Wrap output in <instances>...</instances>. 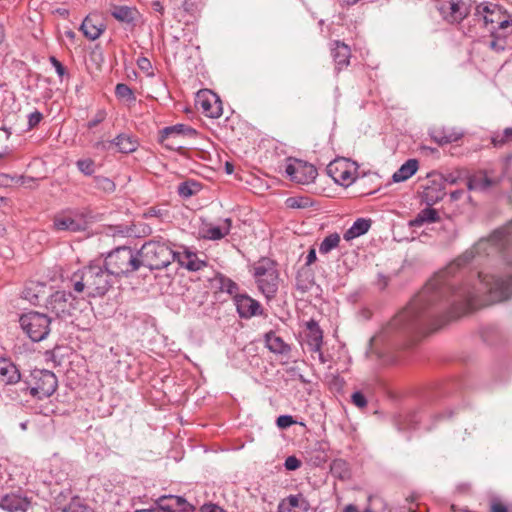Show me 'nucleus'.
Here are the masks:
<instances>
[{"label":"nucleus","mask_w":512,"mask_h":512,"mask_svg":"<svg viewBox=\"0 0 512 512\" xmlns=\"http://www.w3.org/2000/svg\"><path fill=\"white\" fill-rule=\"evenodd\" d=\"M232 221L230 218L223 220L221 226L207 225L201 230L202 237L208 240H221L230 233Z\"/></svg>","instance_id":"nucleus-28"},{"label":"nucleus","mask_w":512,"mask_h":512,"mask_svg":"<svg viewBox=\"0 0 512 512\" xmlns=\"http://www.w3.org/2000/svg\"><path fill=\"white\" fill-rule=\"evenodd\" d=\"M407 423L405 424V426L407 428H416L417 424L421 421V418L419 416L418 413H412V414H409L406 416V420H405Z\"/></svg>","instance_id":"nucleus-53"},{"label":"nucleus","mask_w":512,"mask_h":512,"mask_svg":"<svg viewBox=\"0 0 512 512\" xmlns=\"http://www.w3.org/2000/svg\"><path fill=\"white\" fill-rule=\"evenodd\" d=\"M317 257H316V251L314 248H311L306 256V265L309 266L311 265L312 263H314L316 261Z\"/></svg>","instance_id":"nucleus-59"},{"label":"nucleus","mask_w":512,"mask_h":512,"mask_svg":"<svg viewBox=\"0 0 512 512\" xmlns=\"http://www.w3.org/2000/svg\"><path fill=\"white\" fill-rule=\"evenodd\" d=\"M105 29L106 26L103 20L97 14L87 15L80 26L84 36L92 41L98 39Z\"/></svg>","instance_id":"nucleus-22"},{"label":"nucleus","mask_w":512,"mask_h":512,"mask_svg":"<svg viewBox=\"0 0 512 512\" xmlns=\"http://www.w3.org/2000/svg\"><path fill=\"white\" fill-rule=\"evenodd\" d=\"M511 14L504 11L499 5L489 2H482L475 7V16L483 20L487 29L501 32L507 24Z\"/></svg>","instance_id":"nucleus-8"},{"label":"nucleus","mask_w":512,"mask_h":512,"mask_svg":"<svg viewBox=\"0 0 512 512\" xmlns=\"http://www.w3.org/2000/svg\"><path fill=\"white\" fill-rule=\"evenodd\" d=\"M288 505L292 506L293 508H299L302 512H307L311 509L309 501L301 493L296 495H289Z\"/></svg>","instance_id":"nucleus-38"},{"label":"nucleus","mask_w":512,"mask_h":512,"mask_svg":"<svg viewBox=\"0 0 512 512\" xmlns=\"http://www.w3.org/2000/svg\"><path fill=\"white\" fill-rule=\"evenodd\" d=\"M111 15L119 22L127 25H135L139 12L135 7L113 4L110 7Z\"/></svg>","instance_id":"nucleus-25"},{"label":"nucleus","mask_w":512,"mask_h":512,"mask_svg":"<svg viewBox=\"0 0 512 512\" xmlns=\"http://www.w3.org/2000/svg\"><path fill=\"white\" fill-rule=\"evenodd\" d=\"M311 281H302L300 276L297 277L296 287L301 292H307L311 287Z\"/></svg>","instance_id":"nucleus-55"},{"label":"nucleus","mask_w":512,"mask_h":512,"mask_svg":"<svg viewBox=\"0 0 512 512\" xmlns=\"http://www.w3.org/2000/svg\"><path fill=\"white\" fill-rule=\"evenodd\" d=\"M201 512H225L221 507L215 504H204L201 507Z\"/></svg>","instance_id":"nucleus-56"},{"label":"nucleus","mask_w":512,"mask_h":512,"mask_svg":"<svg viewBox=\"0 0 512 512\" xmlns=\"http://www.w3.org/2000/svg\"><path fill=\"white\" fill-rule=\"evenodd\" d=\"M115 95L118 99L134 102L136 100L133 90L124 83H118L115 87Z\"/></svg>","instance_id":"nucleus-40"},{"label":"nucleus","mask_w":512,"mask_h":512,"mask_svg":"<svg viewBox=\"0 0 512 512\" xmlns=\"http://www.w3.org/2000/svg\"><path fill=\"white\" fill-rule=\"evenodd\" d=\"M509 142H512V127L505 128L503 132L496 133L492 137V143L495 147H501Z\"/></svg>","instance_id":"nucleus-42"},{"label":"nucleus","mask_w":512,"mask_h":512,"mask_svg":"<svg viewBox=\"0 0 512 512\" xmlns=\"http://www.w3.org/2000/svg\"><path fill=\"white\" fill-rule=\"evenodd\" d=\"M372 220L366 218H358L353 225L347 229L343 235L346 241L360 237L367 233L371 227Z\"/></svg>","instance_id":"nucleus-31"},{"label":"nucleus","mask_w":512,"mask_h":512,"mask_svg":"<svg viewBox=\"0 0 512 512\" xmlns=\"http://www.w3.org/2000/svg\"><path fill=\"white\" fill-rule=\"evenodd\" d=\"M357 169V163L347 158H337L326 167L327 174L334 182L346 187L355 181Z\"/></svg>","instance_id":"nucleus-9"},{"label":"nucleus","mask_w":512,"mask_h":512,"mask_svg":"<svg viewBox=\"0 0 512 512\" xmlns=\"http://www.w3.org/2000/svg\"><path fill=\"white\" fill-rule=\"evenodd\" d=\"M340 243V235L338 233H331L326 236L320 243L319 252L321 254H327L331 250L335 249Z\"/></svg>","instance_id":"nucleus-35"},{"label":"nucleus","mask_w":512,"mask_h":512,"mask_svg":"<svg viewBox=\"0 0 512 512\" xmlns=\"http://www.w3.org/2000/svg\"><path fill=\"white\" fill-rule=\"evenodd\" d=\"M195 105L206 117L219 118L223 113L221 100L210 90L198 92Z\"/></svg>","instance_id":"nucleus-16"},{"label":"nucleus","mask_w":512,"mask_h":512,"mask_svg":"<svg viewBox=\"0 0 512 512\" xmlns=\"http://www.w3.org/2000/svg\"><path fill=\"white\" fill-rule=\"evenodd\" d=\"M43 119V115L38 110H35L34 112L30 113L28 115V129L35 128Z\"/></svg>","instance_id":"nucleus-49"},{"label":"nucleus","mask_w":512,"mask_h":512,"mask_svg":"<svg viewBox=\"0 0 512 512\" xmlns=\"http://www.w3.org/2000/svg\"><path fill=\"white\" fill-rule=\"evenodd\" d=\"M345 463L341 460H338V461H334L333 465H332V471H335L338 467H341L343 466Z\"/></svg>","instance_id":"nucleus-64"},{"label":"nucleus","mask_w":512,"mask_h":512,"mask_svg":"<svg viewBox=\"0 0 512 512\" xmlns=\"http://www.w3.org/2000/svg\"><path fill=\"white\" fill-rule=\"evenodd\" d=\"M19 323L33 342L44 340L50 332L51 318L46 314L30 311L21 315Z\"/></svg>","instance_id":"nucleus-7"},{"label":"nucleus","mask_w":512,"mask_h":512,"mask_svg":"<svg viewBox=\"0 0 512 512\" xmlns=\"http://www.w3.org/2000/svg\"><path fill=\"white\" fill-rule=\"evenodd\" d=\"M233 300L240 318L250 319L263 314L261 304L247 294H236Z\"/></svg>","instance_id":"nucleus-18"},{"label":"nucleus","mask_w":512,"mask_h":512,"mask_svg":"<svg viewBox=\"0 0 512 512\" xmlns=\"http://www.w3.org/2000/svg\"><path fill=\"white\" fill-rule=\"evenodd\" d=\"M93 182L95 184V188L107 194L113 193L116 189L114 181L105 176H95L93 178Z\"/></svg>","instance_id":"nucleus-36"},{"label":"nucleus","mask_w":512,"mask_h":512,"mask_svg":"<svg viewBox=\"0 0 512 512\" xmlns=\"http://www.w3.org/2000/svg\"><path fill=\"white\" fill-rule=\"evenodd\" d=\"M76 166L80 172L86 176H91L95 172V163L92 159H79Z\"/></svg>","instance_id":"nucleus-43"},{"label":"nucleus","mask_w":512,"mask_h":512,"mask_svg":"<svg viewBox=\"0 0 512 512\" xmlns=\"http://www.w3.org/2000/svg\"><path fill=\"white\" fill-rule=\"evenodd\" d=\"M254 278L258 289L269 301L276 296L279 285V273L276 263L269 258H262L254 265Z\"/></svg>","instance_id":"nucleus-5"},{"label":"nucleus","mask_w":512,"mask_h":512,"mask_svg":"<svg viewBox=\"0 0 512 512\" xmlns=\"http://www.w3.org/2000/svg\"><path fill=\"white\" fill-rule=\"evenodd\" d=\"M178 254L167 243L151 240L139 250L141 266L150 270H161L173 262Z\"/></svg>","instance_id":"nucleus-4"},{"label":"nucleus","mask_w":512,"mask_h":512,"mask_svg":"<svg viewBox=\"0 0 512 512\" xmlns=\"http://www.w3.org/2000/svg\"><path fill=\"white\" fill-rule=\"evenodd\" d=\"M418 170V161L409 159L393 174L392 180L396 183L403 182L412 177Z\"/></svg>","instance_id":"nucleus-33"},{"label":"nucleus","mask_w":512,"mask_h":512,"mask_svg":"<svg viewBox=\"0 0 512 512\" xmlns=\"http://www.w3.org/2000/svg\"><path fill=\"white\" fill-rule=\"evenodd\" d=\"M435 7L443 20L459 24L469 15V7L464 0H434Z\"/></svg>","instance_id":"nucleus-10"},{"label":"nucleus","mask_w":512,"mask_h":512,"mask_svg":"<svg viewBox=\"0 0 512 512\" xmlns=\"http://www.w3.org/2000/svg\"><path fill=\"white\" fill-rule=\"evenodd\" d=\"M158 509L148 512H174L173 508H177L182 512L193 510L194 507L181 496L168 495L162 496L157 500Z\"/></svg>","instance_id":"nucleus-20"},{"label":"nucleus","mask_w":512,"mask_h":512,"mask_svg":"<svg viewBox=\"0 0 512 512\" xmlns=\"http://www.w3.org/2000/svg\"><path fill=\"white\" fill-rule=\"evenodd\" d=\"M444 179H445V185L446 184H455L457 182V177L452 174V173H449L447 175H444Z\"/></svg>","instance_id":"nucleus-60"},{"label":"nucleus","mask_w":512,"mask_h":512,"mask_svg":"<svg viewBox=\"0 0 512 512\" xmlns=\"http://www.w3.org/2000/svg\"><path fill=\"white\" fill-rule=\"evenodd\" d=\"M306 343L311 352H320L323 344V331L314 319L306 323Z\"/></svg>","instance_id":"nucleus-24"},{"label":"nucleus","mask_w":512,"mask_h":512,"mask_svg":"<svg viewBox=\"0 0 512 512\" xmlns=\"http://www.w3.org/2000/svg\"><path fill=\"white\" fill-rule=\"evenodd\" d=\"M463 195V190H455L450 193V197L453 201L459 200Z\"/></svg>","instance_id":"nucleus-61"},{"label":"nucleus","mask_w":512,"mask_h":512,"mask_svg":"<svg viewBox=\"0 0 512 512\" xmlns=\"http://www.w3.org/2000/svg\"><path fill=\"white\" fill-rule=\"evenodd\" d=\"M24 384L25 388L23 390H28L33 398L43 400L54 394L58 387V380L52 371L35 369Z\"/></svg>","instance_id":"nucleus-6"},{"label":"nucleus","mask_w":512,"mask_h":512,"mask_svg":"<svg viewBox=\"0 0 512 512\" xmlns=\"http://www.w3.org/2000/svg\"><path fill=\"white\" fill-rule=\"evenodd\" d=\"M484 44L496 53L504 52L505 50H512L503 34L498 31H491L488 38L484 39Z\"/></svg>","instance_id":"nucleus-30"},{"label":"nucleus","mask_w":512,"mask_h":512,"mask_svg":"<svg viewBox=\"0 0 512 512\" xmlns=\"http://www.w3.org/2000/svg\"><path fill=\"white\" fill-rule=\"evenodd\" d=\"M295 423L296 421L291 415H280L276 420V424L280 429H287Z\"/></svg>","instance_id":"nucleus-48"},{"label":"nucleus","mask_w":512,"mask_h":512,"mask_svg":"<svg viewBox=\"0 0 512 512\" xmlns=\"http://www.w3.org/2000/svg\"><path fill=\"white\" fill-rule=\"evenodd\" d=\"M62 512H89V509L86 505L80 503L79 500H72L62 509Z\"/></svg>","instance_id":"nucleus-45"},{"label":"nucleus","mask_w":512,"mask_h":512,"mask_svg":"<svg viewBox=\"0 0 512 512\" xmlns=\"http://www.w3.org/2000/svg\"><path fill=\"white\" fill-rule=\"evenodd\" d=\"M342 512H359V511H358V508H357V506H356V505H354V504H348V505H346V506L343 508Z\"/></svg>","instance_id":"nucleus-62"},{"label":"nucleus","mask_w":512,"mask_h":512,"mask_svg":"<svg viewBox=\"0 0 512 512\" xmlns=\"http://www.w3.org/2000/svg\"><path fill=\"white\" fill-rule=\"evenodd\" d=\"M104 264L112 276H126L141 267L139 250L128 246L117 247L108 253Z\"/></svg>","instance_id":"nucleus-3"},{"label":"nucleus","mask_w":512,"mask_h":512,"mask_svg":"<svg viewBox=\"0 0 512 512\" xmlns=\"http://www.w3.org/2000/svg\"><path fill=\"white\" fill-rule=\"evenodd\" d=\"M185 258L186 262L181 261L182 265H185V267L190 271H199L203 267L206 266V263L200 259H198L197 255L193 252L186 251L185 252Z\"/></svg>","instance_id":"nucleus-37"},{"label":"nucleus","mask_w":512,"mask_h":512,"mask_svg":"<svg viewBox=\"0 0 512 512\" xmlns=\"http://www.w3.org/2000/svg\"><path fill=\"white\" fill-rule=\"evenodd\" d=\"M137 65L141 70L147 71L151 68V62L146 57H141L137 60Z\"/></svg>","instance_id":"nucleus-57"},{"label":"nucleus","mask_w":512,"mask_h":512,"mask_svg":"<svg viewBox=\"0 0 512 512\" xmlns=\"http://www.w3.org/2000/svg\"><path fill=\"white\" fill-rule=\"evenodd\" d=\"M168 213L167 210H163L161 208H157V207H149L146 212L144 213V216L146 218H149V217H157V218H163L164 216H166Z\"/></svg>","instance_id":"nucleus-50"},{"label":"nucleus","mask_w":512,"mask_h":512,"mask_svg":"<svg viewBox=\"0 0 512 512\" xmlns=\"http://www.w3.org/2000/svg\"><path fill=\"white\" fill-rule=\"evenodd\" d=\"M153 9L157 12L162 13L163 12V6L160 4V2H154L153 3Z\"/></svg>","instance_id":"nucleus-63"},{"label":"nucleus","mask_w":512,"mask_h":512,"mask_svg":"<svg viewBox=\"0 0 512 512\" xmlns=\"http://www.w3.org/2000/svg\"><path fill=\"white\" fill-rule=\"evenodd\" d=\"M292 509L293 507L288 505V496L282 499L278 505V512H291Z\"/></svg>","instance_id":"nucleus-58"},{"label":"nucleus","mask_w":512,"mask_h":512,"mask_svg":"<svg viewBox=\"0 0 512 512\" xmlns=\"http://www.w3.org/2000/svg\"><path fill=\"white\" fill-rule=\"evenodd\" d=\"M491 512H508V509L498 499H493L491 502Z\"/></svg>","instance_id":"nucleus-54"},{"label":"nucleus","mask_w":512,"mask_h":512,"mask_svg":"<svg viewBox=\"0 0 512 512\" xmlns=\"http://www.w3.org/2000/svg\"><path fill=\"white\" fill-rule=\"evenodd\" d=\"M445 179L444 175L438 172L429 173L427 184L424 187L423 198L428 205H433L444 198Z\"/></svg>","instance_id":"nucleus-17"},{"label":"nucleus","mask_w":512,"mask_h":512,"mask_svg":"<svg viewBox=\"0 0 512 512\" xmlns=\"http://www.w3.org/2000/svg\"><path fill=\"white\" fill-rule=\"evenodd\" d=\"M482 294L512 296V221L436 273L372 341L398 344L435 331L472 310Z\"/></svg>","instance_id":"nucleus-1"},{"label":"nucleus","mask_w":512,"mask_h":512,"mask_svg":"<svg viewBox=\"0 0 512 512\" xmlns=\"http://www.w3.org/2000/svg\"><path fill=\"white\" fill-rule=\"evenodd\" d=\"M106 116H107V113L104 109L98 110L97 113L95 114V116L90 121H88V123H87L88 129H92V128L96 127L97 125H99L100 123H102L105 120Z\"/></svg>","instance_id":"nucleus-46"},{"label":"nucleus","mask_w":512,"mask_h":512,"mask_svg":"<svg viewBox=\"0 0 512 512\" xmlns=\"http://www.w3.org/2000/svg\"><path fill=\"white\" fill-rule=\"evenodd\" d=\"M351 401L356 407L360 409H363L367 406V399L365 395L360 391H356L352 394Z\"/></svg>","instance_id":"nucleus-47"},{"label":"nucleus","mask_w":512,"mask_h":512,"mask_svg":"<svg viewBox=\"0 0 512 512\" xmlns=\"http://www.w3.org/2000/svg\"><path fill=\"white\" fill-rule=\"evenodd\" d=\"M300 466H301V461L296 456H288L285 459L284 467L289 471L296 470Z\"/></svg>","instance_id":"nucleus-52"},{"label":"nucleus","mask_w":512,"mask_h":512,"mask_svg":"<svg viewBox=\"0 0 512 512\" xmlns=\"http://www.w3.org/2000/svg\"><path fill=\"white\" fill-rule=\"evenodd\" d=\"M45 294L46 284L37 281H30L22 291V297L33 305H39Z\"/></svg>","instance_id":"nucleus-27"},{"label":"nucleus","mask_w":512,"mask_h":512,"mask_svg":"<svg viewBox=\"0 0 512 512\" xmlns=\"http://www.w3.org/2000/svg\"><path fill=\"white\" fill-rule=\"evenodd\" d=\"M112 143L118 148L121 153H132L138 147L137 139L130 134H119L112 140Z\"/></svg>","instance_id":"nucleus-32"},{"label":"nucleus","mask_w":512,"mask_h":512,"mask_svg":"<svg viewBox=\"0 0 512 512\" xmlns=\"http://www.w3.org/2000/svg\"><path fill=\"white\" fill-rule=\"evenodd\" d=\"M331 45V56L335 63V70L340 72L350 64L351 49L347 44L338 40L333 41Z\"/></svg>","instance_id":"nucleus-23"},{"label":"nucleus","mask_w":512,"mask_h":512,"mask_svg":"<svg viewBox=\"0 0 512 512\" xmlns=\"http://www.w3.org/2000/svg\"><path fill=\"white\" fill-rule=\"evenodd\" d=\"M197 131L185 124H176L163 128L159 133V142L166 148L175 150L182 146L178 144V138H195Z\"/></svg>","instance_id":"nucleus-13"},{"label":"nucleus","mask_w":512,"mask_h":512,"mask_svg":"<svg viewBox=\"0 0 512 512\" xmlns=\"http://www.w3.org/2000/svg\"><path fill=\"white\" fill-rule=\"evenodd\" d=\"M21 379L17 366L8 359H0V382L4 384H15Z\"/></svg>","instance_id":"nucleus-26"},{"label":"nucleus","mask_w":512,"mask_h":512,"mask_svg":"<svg viewBox=\"0 0 512 512\" xmlns=\"http://www.w3.org/2000/svg\"><path fill=\"white\" fill-rule=\"evenodd\" d=\"M503 178V173L497 174L494 170H478L468 177L467 187L471 191L486 193L497 187Z\"/></svg>","instance_id":"nucleus-12"},{"label":"nucleus","mask_w":512,"mask_h":512,"mask_svg":"<svg viewBox=\"0 0 512 512\" xmlns=\"http://www.w3.org/2000/svg\"><path fill=\"white\" fill-rule=\"evenodd\" d=\"M75 298L70 292L59 290L47 297L45 307L48 312L58 318H67L71 316L74 307Z\"/></svg>","instance_id":"nucleus-11"},{"label":"nucleus","mask_w":512,"mask_h":512,"mask_svg":"<svg viewBox=\"0 0 512 512\" xmlns=\"http://www.w3.org/2000/svg\"><path fill=\"white\" fill-rule=\"evenodd\" d=\"M85 217V213L69 210L67 213L63 212L54 216L52 228L57 232H81L86 228Z\"/></svg>","instance_id":"nucleus-14"},{"label":"nucleus","mask_w":512,"mask_h":512,"mask_svg":"<svg viewBox=\"0 0 512 512\" xmlns=\"http://www.w3.org/2000/svg\"><path fill=\"white\" fill-rule=\"evenodd\" d=\"M221 290L227 292L230 295H236L238 294L237 291L239 289L237 283H235L233 280L229 278H221Z\"/></svg>","instance_id":"nucleus-44"},{"label":"nucleus","mask_w":512,"mask_h":512,"mask_svg":"<svg viewBox=\"0 0 512 512\" xmlns=\"http://www.w3.org/2000/svg\"><path fill=\"white\" fill-rule=\"evenodd\" d=\"M0 507L8 512H27L30 500L20 491L11 492L0 496Z\"/></svg>","instance_id":"nucleus-19"},{"label":"nucleus","mask_w":512,"mask_h":512,"mask_svg":"<svg viewBox=\"0 0 512 512\" xmlns=\"http://www.w3.org/2000/svg\"><path fill=\"white\" fill-rule=\"evenodd\" d=\"M286 206L292 209H304L312 205V202L307 197L295 196L286 199Z\"/></svg>","instance_id":"nucleus-41"},{"label":"nucleus","mask_w":512,"mask_h":512,"mask_svg":"<svg viewBox=\"0 0 512 512\" xmlns=\"http://www.w3.org/2000/svg\"><path fill=\"white\" fill-rule=\"evenodd\" d=\"M178 194L183 198H189L199 191V184L194 181H185L178 185Z\"/></svg>","instance_id":"nucleus-39"},{"label":"nucleus","mask_w":512,"mask_h":512,"mask_svg":"<svg viewBox=\"0 0 512 512\" xmlns=\"http://www.w3.org/2000/svg\"><path fill=\"white\" fill-rule=\"evenodd\" d=\"M431 139L440 146L460 140L464 133L453 127H434L429 131Z\"/></svg>","instance_id":"nucleus-21"},{"label":"nucleus","mask_w":512,"mask_h":512,"mask_svg":"<svg viewBox=\"0 0 512 512\" xmlns=\"http://www.w3.org/2000/svg\"><path fill=\"white\" fill-rule=\"evenodd\" d=\"M440 217L436 209L425 208L421 210L417 216L410 221V226L419 227L424 223H435L439 221Z\"/></svg>","instance_id":"nucleus-34"},{"label":"nucleus","mask_w":512,"mask_h":512,"mask_svg":"<svg viewBox=\"0 0 512 512\" xmlns=\"http://www.w3.org/2000/svg\"><path fill=\"white\" fill-rule=\"evenodd\" d=\"M111 276L104 262L91 261L87 266L74 272L70 282L76 293H86L88 297H100L110 289Z\"/></svg>","instance_id":"nucleus-2"},{"label":"nucleus","mask_w":512,"mask_h":512,"mask_svg":"<svg viewBox=\"0 0 512 512\" xmlns=\"http://www.w3.org/2000/svg\"><path fill=\"white\" fill-rule=\"evenodd\" d=\"M266 347L275 354L286 355L290 352V346L284 340L276 335L274 331H269L265 334Z\"/></svg>","instance_id":"nucleus-29"},{"label":"nucleus","mask_w":512,"mask_h":512,"mask_svg":"<svg viewBox=\"0 0 512 512\" xmlns=\"http://www.w3.org/2000/svg\"><path fill=\"white\" fill-rule=\"evenodd\" d=\"M285 172L292 181L302 185L314 182L318 174L314 165L297 159L286 165Z\"/></svg>","instance_id":"nucleus-15"},{"label":"nucleus","mask_w":512,"mask_h":512,"mask_svg":"<svg viewBox=\"0 0 512 512\" xmlns=\"http://www.w3.org/2000/svg\"><path fill=\"white\" fill-rule=\"evenodd\" d=\"M49 61L52 64V66L55 68L57 75L60 78H62L67 72L64 65L55 56H50Z\"/></svg>","instance_id":"nucleus-51"}]
</instances>
